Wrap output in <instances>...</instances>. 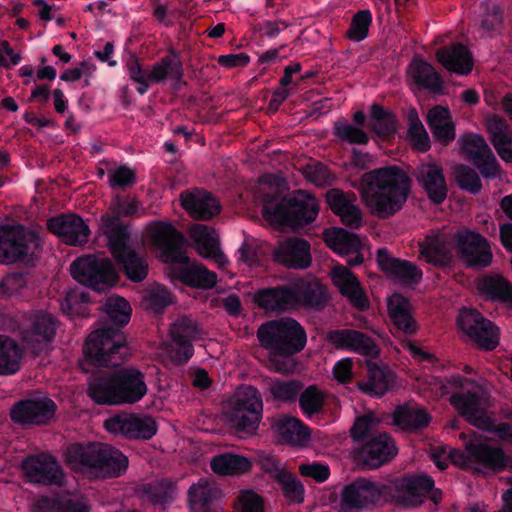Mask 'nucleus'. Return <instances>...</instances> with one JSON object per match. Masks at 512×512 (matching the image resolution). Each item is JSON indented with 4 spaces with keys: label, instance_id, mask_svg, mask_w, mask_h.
Here are the masks:
<instances>
[{
    "label": "nucleus",
    "instance_id": "61",
    "mask_svg": "<svg viewBox=\"0 0 512 512\" xmlns=\"http://www.w3.org/2000/svg\"><path fill=\"white\" fill-rule=\"evenodd\" d=\"M305 178L318 187L330 186L335 180V176L322 163L315 162L305 166Z\"/></svg>",
    "mask_w": 512,
    "mask_h": 512
},
{
    "label": "nucleus",
    "instance_id": "37",
    "mask_svg": "<svg viewBox=\"0 0 512 512\" xmlns=\"http://www.w3.org/2000/svg\"><path fill=\"white\" fill-rule=\"evenodd\" d=\"M254 300L259 307L267 311L283 312L296 306L292 286L260 290L255 293Z\"/></svg>",
    "mask_w": 512,
    "mask_h": 512
},
{
    "label": "nucleus",
    "instance_id": "48",
    "mask_svg": "<svg viewBox=\"0 0 512 512\" xmlns=\"http://www.w3.org/2000/svg\"><path fill=\"white\" fill-rule=\"evenodd\" d=\"M22 349L12 339L0 336V375H10L20 369Z\"/></svg>",
    "mask_w": 512,
    "mask_h": 512
},
{
    "label": "nucleus",
    "instance_id": "1",
    "mask_svg": "<svg viewBox=\"0 0 512 512\" xmlns=\"http://www.w3.org/2000/svg\"><path fill=\"white\" fill-rule=\"evenodd\" d=\"M410 193V178L399 167L389 166L364 173L360 196L370 212L386 219L400 211Z\"/></svg>",
    "mask_w": 512,
    "mask_h": 512
},
{
    "label": "nucleus",
    "instance_id": "63",
    "mask_svg": "<svg viewBox=\"0 0 512 512\" xmlns=\"http://www.w3.org/2000/svg\"><path fill=\"white\" fill-rule=\"evenodd\" d=\"M27 275L22 272H12L7 274L0 281V294L12 295L19 292L26 286Z\"/></svg>",
    "mask_w": 512,
    "mask_h": 512
},
{
    "label": "nucleus",
    "instance_id": "31",
    "mask_svg": "<svg viewBox=\"0 0 512 512\" xmlns=\"http://www.w3.org/2000/svg\"><path fill=\"white\" fill-rule=\"evenodd\" d=\"M377 262L384 273L401 283L414 284L422 279V272L414 263L392 257L385 248L377 251Z\"/></svg>",
    "mask_w": 512,
    "mask_h": 512
},
{
    "label": "nucleus",
    "instance_id": "43",
    "mask_svg": "<svg viewBox=\"0 0 512 512\" xmlns=\"http://www.w3.org/2000/svg\"><path fill=\"white\" fill-rule=\"evenodd\" d=\"M388 311L395 328L404 335H413L418 329L417 322L409 310V303L400 295H394L388 303Z\"/></svg>",
    "mask_w": 512,
    "mask_h": 512
},
{
    "label": "nucleus",
    "instance_id": "39",
    "mask_svg": "<svg viewBox=\"0 0 512 512\" xmlns=\"http://www.w3.org/2000/svg\"><path fill=\"white\" fill-rule=\"evenodd\" d=\"M427 123L434 139L444 146L455 139V124L447 108L435 106L430 109L427 114Z\"/></svg>",
    "mask_w": 512,
    "mask_h": 512
},
{
    "label": "nucleus",
    "instance_id": "36",
    "mask_svg": "<svg viewBox=\"0 0 512 512\" xmlns=\"http://www.w3.org/2000/svg\"><path fill=\"white\" fill-rule=\"evenodd\" d=\"M367 377L357 383V387L363 393L370 396L381 397L393 385L395 376L388 366H378L366 361Z\"/></svg>",
    "mask_w": 512,
    "mask_h": 512
},
{
    "label": "nucleus",
    "instance_id": "10",
    "mask_svg": "<svg viewBox=\"0 0 512 512\" xmlns=\"http://www.w3.org/2000/svg\"><path fill=\"white\" fill-rule=\"evenodd\" d=\"M427 497L434 504L442 500V492L434 488V481L429 476L412 475L394 481L393 498L397 504L416 508L422 505Z\"/></svg>",
    "mask_w": 512,
    "mask_h": 512
},
{
    "label": "nucleus",
    "instance_id": "13",
    "mask_svg": "<svg viewBox=\"0 0 512 512\" xmlns=\"http://www.w3.org/2000/svg\"><path fill=\"white\" fill-rule=\"evenodd\" d=\"M457 323L461 331L479 348L490 351L499 344L498 328L477 310L462 309Z\"/></svg>",
    "mask_w": 512,
    "mask_h": 512
},
{
    "label": "nucleus",
    "instance_id": "46",
    "mask_svg": "<svg viewBox=\"0 0 512 512\" xmlns=\"http://www.w3.org/2000/svg\"><path fill=\"white\" fill-rule=\"evenodd\" d=\"M407 73L418 86L424 87L433 92H439L442 90V79L433 66L426 61L414 59L411 62Z\"/></svg>",
    "mask_w": 512,
    "mask_h": 512
},
{
    "label": "nucleus",
    "instance_id": "57",
    "mask_svg": "<svg viewBox=\"0 0 512 512\" xmlns=\"http://www.w3.org/2000/svg\"><path fill=\"white\" fill-rule=\"evenodd\" d=\"M455 181L458 186L470 192L471 194H477L482 188L481 180L477 172L464 164L457 165L454 168Z\"/></svg>",
    "mask_w": 512,
    "mask_h": 512
},
{
    "label": "nucleus",
    "instance_id": "40",
    "mask_svg": "<svg viewBox=\"0 0 512 512\" xmlns=\"http://www.w3.org/2000/svg\"><path fill=\"white\" fill-rule=\"evenodd\" d=\"M221 490L213 482L201 478L188 489V503L193 512H209L212 503L221 497Z\"/></svg>",
    "mask_w": 512,
    "mask_h": 512
},
{
    "label": "nucleus",
    "instance_id": "29",
    "mask_svg": "<svg viewBox=\"0 0 512 512\" xmlns=\"http://www.w3.org/2000/svg\"><path fill=\"white\" fill-rule=\"evenodd\" d=\"M413 175L432 202L440 204L446 199L448 190L443 169L439 164L422 163L415 168Z\"/></svg>",
    "mask_w": 512,
    "mask_h": 512
},
{
    "label": "nucleus",
    "instance_id": "35",
    "mask_svg": "<svg viewBox=\"0 0 512 512\" xmlns=\"http://www.w3.org/2000/svg\"><path fill=\"white\" fill-rule=\"evenodd\" d=\"M466 451L470 454L473 463L479 464L486 470L497 473L503 471L508 465V458L499 447L470 442L466 444Z\"/></svg>",
    "mask_w": 512,
    "mask_h": 512
},
{
    "label": "nucleus",
    "instance_id": "7",
    "mask_svg": "<svg viewBox=\"0 0 512 512\" xmlns=\"http://www.w3.org/2000/svg\"><path fill=\"white\" fill-rule=\"evenodd\" d=\"M83 352L86 360L97 367L121 366L131 355L125 334L115 327L91 332Z\"/></svg>",
    "mask_w": 512,
    "mask_h": 512
},
{
    "label": "nucleus",
    "instance_id": "55",
    "mask_svg": "<svg viewBox=\"0 0 512 512\" xmlns=\"http://www.w3.org/2000/svg\"><path fill=\"white\" fill-rule=\"evenodd\" d=\"M105 312L112 322L118 325H125L130 320L131 307L124 298L111 296L106 300Z\"/></svg>",
    "mask_w": 512,
    "mask_h": 512
},
{
    "label": "nucleus",
    "instance_id": "21",
    "mask_svg": "<svg viewBox=\"0 0 512 512\" xmlns=\"http://www.w3.org/2000/svg\"><path fill=\"white\" fill-rule=\"evenodd\" d=\"M325 339L335 349L352 351L365 357L376 358L380 352L370 336L355 329L331 330L326 333Z\"/></svg>",
    "mask_w": 512,
    "mask_h": 512
},
{
    "label": "nucleus",
    "instance_id": "11",
    "mask_svg": "<svg viewBox=\"0 0 512 512\" xmlns=\"http://www.w3.org/2000/svg\"><path fill=\"white\" fill-rule=\"evenodd\" d=\"M453 238L457 256L466 267L481 270L491 265V247L480 233L461 228L453 234Z\"/></svg>",
    "mask_w": 512,
    "mask_h": 512
},
{
    "label": "nucleus",
    "instance_id": "14",
    "mask_svg": "<svg viewBox=\"0 0 512 512\" xmlns=\"http://www.w3.org/2000/svg\"><path fill=\"white\" fill-rule=\"evenodd\" d=\"M450 403L471 425L479 429L491 428V418L486 410L488 395L481 386L476 385L467 392L452 395Z\"/></svg>",
    "mask_w": 512,
    "mask_h": 512
},
{
    "label": "nucleus",
    "instance_id": "20",
    "mask_svg": "<svg viewBox=\"0 0 512 512\" xmlns=\"http://www.w3.org/2000/svg\"><path fill=\"white\" fill-rule=\"evenodd\" d=\"M24 476L31 482L62 485L64 473L57 460L45 453L26 457L21 464Z\"/></svg>",
    "mask_w": 512,
    "mask_h": 512
},
{
    "label": "nucleus",
    "instance_id": "58",
    "mask_svg": "<svg viewBox=\"0 0 512 512\" xmlns=\"http://www.w3.org/2000/svg\"><path fill=\"white\" fill-rule=\"evenodd\" d=\"M236 512H265V503L261 495L253 490H242L235 499Z\"/></svg>",
    "mask_w": 512,
    "mask_h": 512
},
{
    "label": "nucleus",
    "instance_id": "34",
    "mask_svg": "<svg viewBox=\"0 0 512 512\" xmlns=\"http://www.w3.org/2000/svg\"><path fill=\"white\" fill-rule=\"evenodd\" d=\"M489 139L502 160L512 162V130L507 121L493 114L486 118Z\"/></svg>",
    "mask_w": 512,
    "mask_h": 512
},
{
    "label": "nucleus",
    "instance_id": "26",
    "mask_svg": "<svg viewBox=\"0 0 512 512\" xmlns=\"http://www.w3.org/2000/svg\"><path fill=\"white\" fill-rule=\"evenodd\" d=\"M325 199L332 212L340 217L344 225L352 228L361 226L362 212L357 205L355 193L332 188L325 193Z\"/></svg>",
    "mask_w": 512,
    "mask_h": 512
},
{
    "label": "nucleus",
    "instance_id": "8",
    "mask_svg": "<svg viewBox=\"0 0 512 512\" xmlns=\"http://www.w3.org/2000/svg\"><path fill=\"white\" fill-rule=\"evenodd\" d=\"M263 411L260 392L253 386L238 389L235 400L226 413L229 426L237 433L253 435L259 426Z\"/></svg>",
    "mask_w": 512,
    "mask_h": 512
},
{
    "label": "nucleus",
    "instance_id": "28",
    "mask_svg": "<svg viewBox=\"0 0 512 512\" xmlns=\"http://www.w3.org/2000/svg\"><path fill=\"white\" fill-rule=\"evenodd\" d=\"M179 200L186 212L196 220L208 221L220 211L219 202L203 189L185 190Z\"/></svg>",
    "mask_w": 512,
    "mask_h": 512
},
{
    "label": "nucleus",
    "instance_id": "2",
    "mask_svg": "<svg viewBox=\"0 0 512 512\" xmlns=\"http://www.w3.org/2000/svg\"><path fill=\"white\" fill-rule=\"evenodd\" d=\"M261 348L269 353L270 368L278 373L290 372L291 357L301 352L307 341L304 328L292 318H281L261 324L256 332Z\"/></svg>",
    "mask_w": 512,
    "mask_h": 512
},
{
    "label": "nucleus",
    "instance_id": "17",
    "mask_svg": "<svg viewBox=\"0 0 512 512\" xmlns=\"http://www.w3.org/2000/svg\"><path fill=\"white\" fill-rule=\"evenodd\" d=\"M169 332L171 337V344L168 346L169 356L179 363L187 361L194 352L192 342L202 336L198 323L190 317L181 316L170 325Z\"/></svg>",
    "mask_w": 512,
    "mask_h": 512
},
{
    "label": "nucleus",
    "instance_id": "53",
    "mask_svg": "<svg viewBox=\"0 0 512 512\" xmlns=\"http://www.w3.org/2000/svg\"><path fill=\"white\" fill-rule=\"evenodd\" d=\"M302 388L303 384L298 380L281 381L275 379L271 381L268 390L276 401L294 402Z\"/></svg>",
    "mask_w": 512,
    "mask_h": 512
},
{
    "label": "nucleus",
    "instance_id": "42",
    "mask_svg": "<svg viewBox=\"0 0 512 512\" xmlns=\"http://www.w3.org/2000/svg\"><path fill=\"white\" fill-rule=\"evenodd\" d=\"M477 289L487 300L512 304V284L501 275L482 276Z\"/></svg>",
    "mask_w": 512,
    "mask_h": 512
},
{
    "label": "nucleus",
    "instance_id": "59",
    "mask_svg": "<svg viewBox=\"0 0 512 512\" xmlns=\"http://www.w3.org/2000/svg\"><path fill=\"white\" fill-rule=\"evenodd\" d=\"M299 404L302 411L309 416L318 413L324 404V393L317 386L311 385L300 394Z\"/></svg>",
    "mask_w": 512,
    "mask_h": 512
},
{
    "label": "nucleus",
    "instance_id": "3",
    "mask_svg": "<svg viewBox=\"0 0 512 512\" xmlns=\"http://www.w3.org/2000/svg\"><path fill=\"white\" fill-rule=\"evenodd\" d=\"M65 462L74 471L96 479L120 477L128 468V458L120 450L101 442L70 445Z\"/></svg>",
    "mask_w": 512,
    "mask_h": 512
},
{
    "label": "nucleus",
    "instance_id": "33",
    "mask_svg": "<svg viewBox=\"0 0 512 512\" xmlns=\"http://www.w3.org/2000/svg\"><path fill=\"white\" fill-rule=\"evenodd\" d=\"M189 236L201 256L213 259L220 266L227 264V258L219 248V239L213 229L203 224H194L189 229Z\"/></svg>",
    "mask_w": 512,
    "mask_h": 512
},
{
    "label": "nucleus",
    "instance_id": "32",
    "mask_svg": "<svg viewBox=\"0 0 512 512\" xmlns=\"http://www.w3.org/2000/svg\"><path fill=\"white\" fill-rule=\"evenodd\" d=\"M274 258L288 268L305 269L311 264L310 245L304 239L291 237L274 251Z\"/></svg>",
    "mask_w": 512,
    "mask_h": 512
},
{
    "label": "nucleus",
    "instance_id": "6",
    "mask_svg": "<svg viewBox=\"0 0 512 512\" xmlns=\"http://www.w3.org/2000/svg\"><path fill=\"white\" fill-rule=\"evenodd\" d=\"M101 229L107 238L111 254L122 265L127 278L133 282L144 280L148 274V263L129 246L128 226L121 224L116 218L102 216Z\"/></svg>",
    "mask_w": 512,
    "mask_h": 512
},
{
    "label": "nucleus",
    "instance_id": "38",
    "mask_svg": "<svg viewBox=\"0 0 512 512\" xmlns=\"http://www.w3.org/2000/svg\"><path fill=\"white\" fill-rule=\"evenodd\" d=\"M436 57L443 67L454 73L466 75L472 71L471 53L461 43L437 50Z\"/></svg>",
    "mask_w": 512,
    "mask_h": 512
},
{
    "label": "nucleus",
    "instance_id": "60",
    "mask_svg": "<svg viewBox=\"0 0 512 512\" xmlns=\"http://www.w3.org/2000/svg\"><path fill=\"white\" fill-rule=\"evenodd\" d=\"M335 135L350 144L365 145L369 142L368 135L359 127L338 121L334 125Z\"/></svg>",
    "mask_w": 512,
    "mask_h": 512
},
{
    "label": "nucleus",
    "instance_id": "41",
    "mask_svg": "<svg viewBox=\"0 0 512 512\" xmlns=\"http://www.w3.org/2000/svg\"><path fill=\"white\" fill-rule=\"evenodd\" d=\"M296 305L302 302L304 305L315 308H324L329 300L327 289L318 281H296L292 285Z\"/></svg>",
    "mask_w": 512,
    "mask_h": 512
},
{
    "label": "nucleus",
    "instance_id": "51",
    "mask_svg": "<svg viewBox=\"0 0 512 512\" xmlns=\"http://www.w3.org/2000/svg\"><path fill=\"white\" fill-rule=\"evenodd\" d=\"M277 427L282 441L290 445H304L310 437L308 427L294 417L279 420Z\"/></svg>",
    "mask_w": 512,
    "mask_h": 512
},
{
    "label": "nucleus",
    "instance_id": "30",
    "mask_svg": "<svg viewBox=\"0 0 512 512\" xmlns=\"http://www.w3.org/2000/svg\"><path fill=\"white\" fill-rule=\"evenodd\" d=\"M453 235L431 233L419 243L420 258L434 266H447L452 261Z\"/></svg>",
    "mask_w": 512,
    "mask_h": 512
},
{
    "label": "nucleus",
    "instance_id": "12",
    "mask_svg": "<svg viewBox=\"0 0 512 512\" xmlns=\"http://www.w3.org/2000/svg\"><path fill=\"white\" fill-rule=\"evenodd\" d=\"M37 235L22 225L0 226V262L14 263L33 254Z\"/></svg>",
    "mask_w": 512,
    "mask_h": 512
},
{
    "label": "nucleus",
    "instance_id": "22",
    "mask_svg": "<svg viewBox=\"0 0 512 512\" xmlns=\"http://www.w3.org/2000/svg\"><path fill=\"white\" fill-rule=\"evenodd\" d=\"M104 426L109 432L129 439H150L157 431V424L153 418L133 414L107 419Z\"/></svg>",
    "mask_w": 512,
    "mask_h": 512
},
{
    "label": "nucleus",
    "instance_id": "54",
    "mask_svg": "<svg viewBox=\"0 0 512 512\" xmlns=\"http://www.w3.org/2000/svg\"><path fill=\"white\" fill-rule=\"evenodd\" d=\"M276 481L281 485L283 494L287 500L294 503L304 501V487L295 474L286 471L279 472Z\"/></svg>",
    "mask_w": 512,
    "mask_h": 512
},
{
    "label": "nucleus",
    "instance_id": "56",
    "mask_svg": "<svg viewBox=\"0 0 512 512\" xmlns=\"http://www.w3.org/2000/svg\"><path fill=\"white\" fill-rule=\"evenodd\" d=\"M174 486L169 480H157L145 484L143 495L153 504H163L172 497Z\"/></svg>",
    "mask_w": 512,
    "mask_h": 512
},
{
    "label": "nucleus",
    "instance_id": "44",
    "mask_svg": "<svg viewBox=\"0 0 512 512\" xmlns=\"http://www.w3.org/2000/svg\"><path fill=\"white\" fill-rule=\"evenodd\" d=\"M326 244L341 255L354 254L360 251L362 243L359 237L343 228H329L323 232Z\"/></svg>",
    "mask_w": 512,
    "mask_h": 512
},
{
    "label": "nucleus",
    "instance_id": "5",
    "mask_svg": "<svg viewBox=\"0 0 512 512\" xmlns=\"http://www.w3.org/2000/svg\"><path fill=\"white\" fill-rule=\"evenodd\" d=\"M261 202L263 216L281 225H306L313 222L319 213L316 198L303 190L281 197L277 189L271 188V192L263 194Z\"/></svg>",
    "mask_w": 512,
    "mask_h": 512
},
{
    "label": "nucleus",
    "instance_id": "62",
    "mask_svg": "<svg viewBox=\"0 0 512 512\" xmlns=\"http://www.w3.org/2000/svg\"><path fill=\"white\" fill-rule=\"evenodd\" d=\"M372 22L371 13L368 10L358 11L352 18L347 36L353 41H361L368 35V29Z\"/></svg>",
    "mask_w": 512,
    "mask_h": 512
},
{
    "label": "nucleus",
    "instance_id": "64",
    "mask_svg": "<svg viewBox=\"0 0 512 512\" xmlns=\"http://www.w3.org/2000/svg\"><path fill=\"white\" fill-rule=\"evenodd\" d=\"M146 301L148 309L160 313L172 303V297L166 288L158 287L149 292Z\"/></svg>",
    "mask_w": 512,
    "mask_h": 512
},
{
    "label": "nucleus",
    "instance_id": "52",
    "mask_svg": "<svg viewBox=\"0 0 512 512\" xmlns=\"http://www.w3.org/2000/svg\"><path fill=\"white\" fill-rule=\"evenodd\" d=\"M251 462L236 454H221L211 460V469L219 475L242 474L249 471Z\"/></svg>",
    "mask_w": 512,
    "mask_h": 512
},
{
    "label": "nucleus",
    "instance_id": "25",
    "mask_svg": "<svg viewBox=\"0 0 512 512\" xmlns=\"http://www.w3.org/2000/svg\"><path fill=\"white\" fill-rule=\"evenodd\" d=\"M397 454L393 439L386 433L373 436L358 453V463L364 468L375 469L390 461Z\"/></svg>",
    "mask_w": 512,
    "mask_h": 512
},
{
    "label": "nucleus",
    "instance_id": "45",
    "mask_svg": "<svg viewBox=\"0 0 512 512\" xmlns=\"http://www.w3.org/2000/svg\"><path fill=\"white\" fill-rule=\"evenodd\" d=\"M184 265L176 271V277L181 282L200 289H210L215 286L217 275L214 272L209 271L201 264L188 265L187 263Z\"/></svg>",
    "mask_w": 512,
    "mask_h": 512
},
{
    "label": "nucleus",
    "instance_id": "16",
    "mask_svg": "<svg viewBox=\"0 0 512 512\" xmlns=\"http://www.w3.org/2000/svg\"><path fill=\"white\" fill-rule=\"evenodd\" d=\"M458 144L464 157L479 169L484 178L499 176V165L483 136L465 134L459 137Z\"/></svg>",
    "mask_w": 512,
    "mask_h": 512
},
{
    "label": "nucleus",
    "instance_id": "15",
    "mask_svg": "<svg viewBox=\"0 0 512 512\" xmlns=\"http://www.w3.org/2000/svg\"><path fill=\"white\" fill-rule=\"evenodd\" d=\"M57 406L47 396H32L13 405L10 417L21 425H47L55 417Z\"/></svg>",
    "mask_w": 512,
    "mask_h": 512
},
{
    "label": "nucleus",
    "instance_id": "49",
    "mask_svg": "<svg viewBox=\"0 0 512 512\" xmlns=\"http://www.w3.org/2000/svg\"><path fill=\"white\" fill-rule=\"evenodd\" d=\"M151 82H162L169 78L179 82L183 76L181 61L176 54L168 55L157 62L147 73Z\"/></svg>",
    "mask_w": 512,
    "mask_h": 512
},
{
    "label": "nucleus",
    "instance_id": "9",
    "mask_svg": "<svg viewBox=\"0 0 512 512\" xmlns=\"http://www.w3.org/2000/svg\"><path fill=\"white\" fill-rule=\"evenodd\" d=\"M70 271L75 280L98 292L113 286L117 280V273L111 260L93 255L73 261Z\"/></svg>",
    "mask_w": 512,
    "mask_h": 512
},
{
    "label": "nucleus",
    "instance_id": "50",
    "mask_svg": "<svg viewBox=\"0 0 512 512\" xmlns=\"http://www.w3.org/2000/svg\"><path fill=\"white\" fill-rule=\"evenodd\" d=\"M368 125L370 129L380 137L393 135L397 131L395 115L376 103L370 107Z\"/></svg>",
    "mask_w": 512,
    "mask_h": 512
},
{
    "label": "nucleus",
    "instance_id": "23",
    "mask_svg": "<svg viewBox=\"0 0 512 512\" xmlns=\"http://www.w3.org/2000/svg\"><path fill=\"white\" fill-rule=\"evenodd\" d=\"M57 327L58 321L53 315L35 314L22 331L23 342L33 353L38 354L54 339Z\"/></svg>",
    "mask_w": 512,
    "mask_h": 512
},
{
    "label": "nucleus",
    "instance_id": "4",
    "mask_svg": "<svg viewBox=\"0 0 512 512\" xmlns=\"http://www.w3.org/2000/svg\"><path fill=\"white\" fill-rule=\"evenodd\" d=\"M146 393L144 374L134 367L92 376L87 388L88 396L100 405L134 404Z\"/></svg>",
    "mask_w": 512,
    "mask_h": 512
},
{
    "label": "nucleus",
    "instance_id": "18",
    "mask_svg": "<svg viewBox=\"0 0 512 512\" xmlns=\"http://www.w3.org/2000/svg\"><path fill=\"white\" fill-rule=\"evenodd\" d=\"M381 493V489L376 483L365 478H357L342 488L339 511L360 512L374 505L379 500Z\"/></svg>",
    "mask_w": 512,
    "mask_h": 512
},
{
    "label": "nucleus",
    "instance_id": "47",
    "mask_svg": "<svg viewBox=\"0 0 512 512\" xmlns=\"http://www.w3.org/2000/svg\"><path fill=\"white\" fill-rule=\"evenodd\" d=\"M430 417L426 410L411 405L396 408L393 413V423L403 430H413L428 425Z\"/></svg>",
    "mask_w": 512,
    "mask_h": 512
},
{
    "label": "nucleus",
    "instance_id": "24",
    "mask_svg": "<svg viewBox=\"0 0 512 512\" xmlns=\"http://www.w3.org/2000/svg\"><path fill=\"white\" fill-rule=\"evenodd\" d=\"M50 232L57 235L65 244L81 246L88 242L89 227L76 214H66L47 221Z\"/></svg>",
    "mask_w": 512,
    "mask_h": 512
},
{
    "label": "nucleus",
    "instance_id": "19",
    "mask_svg": "<svg viewBox=\"0 0 512 512\" xmlns=\"http://www.w3.org/2000/svg\"><path fill=\"white\" fill-rule=\"evenodd\" d=\"M150 238L162 251V258L167 263H189L183 251L184 236L170 223L155 222L150 227Z\"/></svg>",
    "mask_w": 512,
    "mask_h": 512
},
{
    "label": "nucleus",
    "instance_id": "27",
    "mask_svg": "<svg viewBox=\"0 0 512 512\" xmlns=\"http://www.w3.org/2000/svg\"><path fill=\"white\" fill-rule=\"evenodd\" d=\"M331 277L340 294L346 297L354 308L364 311L369 307L368 298L360 281L347 266H335L331 271Z\"/></svg>",
    "mask_w": 512,
    "mask_h": 512
}]
</instances>
